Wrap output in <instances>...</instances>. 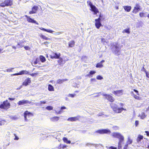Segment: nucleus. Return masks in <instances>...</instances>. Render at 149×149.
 Returning <instances> with one entry per match:
<instances>
[{
  "label": "nucleus",
  "instance_id": "obj_1",
  "mask_svg": "<svg viewBox=\"0 0 149 149\" xmlns=\"http://www.w3.org/2000/svg\"><path fill=\"white\" fill-rule=\"evenodd\" d=\"M110 106L113 111L115 113H120L123 111H125L126 110L123 107H118V105L115 103H111L110 104Z\"/></svg>",
  "mask_w": 149,
  "mask_h": 149
},
{
  "label": "nucleus",
  "instance_id": "obj_2",
  "mask_svg": "<svg viewBox=\"0 0 149 149\" xmlns=\"http://www.w3.org/2000/svg\"><path fill=\"white\" fill-rule=\"evenodd\" d=\"M11 104L7 100L3 102L0 105V109L7 110L10 107Z\"/></svg>",
  "mask_w": 149,
  "mask_h": 149
},
{
  "label": "nucleus",
  "instance_id": "obj_3",
  "mask_svg": "<svg viewBox=\"0 0 149 149\" xmlns=\"http://www.w3.org/2000/svg\"><path fill=\"white\" fill-rule=\"evenodd\" d=\"M87 3L88 5L89 6L91 7L90 10L93 12L94 15H96L97 13H99V11L98 9L96 6L93 4L90 1H87Z\"/></svg>",
  "mask_w": 149,
  "mask_h": 149
},
{
  "label": "nucleus",
  "instance_id": "obj_4",
  "mask_svg": "<svg viewBox=\"0 0 149 149\" xmlns=\"http://www.w3.org/2000/svg\"><path fill=\"white\" fill-rule=\"evenodd\" d=\"M13 4V0H4L3 2L0 3V6L4 7L5 6H11Z\"/></svg>",
  "mask_w": 149,
  "mask_h": 149
},
{
  "label": "nucleus",
  "instance_id": "obj_5",
  "mask_svg": "<svg viewBox=\"0 0 149 149\" xmlns=\"http://www.w3.org/2000/svg\"><path fill=\"white\" fill-rule=\"evenodd\" d=\"M101 14L99 15V17L97 19H95V26L96 27L97 29H99L101 26H103L102 25L101 22Z\"/></svg>",
  "mask_w": 149,
  "mask_h": 149
},
{
  "label": "nucleus",
  "instance_id": "obj_6",
  "mask_svg": "<svg viewBox=\"0 0 149 149\" xmlns=\"http://www.w3.org/2000/svg\"><path fill=\"white\" fill-rule=\"evenodd\" d=\"M142 8L139 3H137L135 4V6L132 11V13L134 14H136L139 11L141 10Z\"/></svg>",
  "mask_w": 149,
  "mask_h": 149
},
{
  "label": "nucleus",
  "instance_id": "obj_7",
  "mask_svg": "<svg viewBox=\"0 0 149 149\" xmlns=\"http://www.w3.org/2000/svg\"><path fill=\"white\" fill-rule=\"evenodd\" d=\"M58 60L57 61V63L59 65L63 66L65 64L66 62L68 61V58H67L66 59H63V58L59 57L58 58Z\"/></svg>",
  "mask_w": 149,
  "mask_h": 149
},
{
  "label": "nucleus",
  "instance_id": "obj_8",
  "mask_svg": "<svg viewBox=\"0 0 149 149\" xmlns=\"http://www.w3.org/2000/svg\"><path fill=\"white\" fill-rule=\"evenodd\" d=\"M102 95L104 96L105 97V99L107 100L109 102H113L115 100L114 98L110 94H103Z\"/></svg>",
  "mask_w": 149,
  "mask_h": 149
},
{
  "label": "nucleus",
  "instance_id": "obj_9",
  "mask_svg": "<svg viewBox=\"0 0 149 149\" xmlns=\"http://www.w3.org/2000/svg\"><path fill=\"white\" fill-rule=\"evenodd\" d=\"M96 133H98L100 134L110 133L111 131L109 130L106 129H102L99 130L95 131Z\"/></svg>",
  "mask_w": 149,
  "mask_h": 149
},
{
  "label": "nucleus",
  "instance_id": "obj_10",
  "mask_svg": "<svg viewBox=\"0 0 149 149\" xmlns=\"http://www.w3.org/2000/svg\"><path fill=\"white\" fill-rule=\"evenodd\" d=\"M31 103V102L25 100H23L19 101L17 103L18 105H24L25 104H30Z\"/></svg>",
  "mask_w": 149,
  "mask_h": 149
},
{
  "label": "nucleus",
  "instance_id": "obj_11",
  "mask_svg": "<svg viewBox=\"0 0 149 149\" xmlns=\"http://www.w3.org/2000/svg\"><path fill=\"white\" fill-rule=\"evenodd\" d=\"M24 120L25 121H27V117L29 118L30 116H32L33 114L31 112H29L27 110L25 111L24 113Z\"/></svg>",
  "mask_w": 149,
  "mask_h": 149
},
{
  "label": "nucleus",
  "instance_id": "obj_12",
  "mask_svg": "<svg viewBox=\"0 0 149 149\" xmlns=\"http://www.w3.org/2000/svg\"><path fill=\"white\" fill-rule=\"evenodd\" d=\"M118 139L119 141L118 144V149H121L122 148V145L124 143V137L123 136Z\"/></svg>",
  "mask_w": 149,
  "mask_h": 149
},
{
  "label": "nucleus",
  "instance_id": "obj_13",
  "mask_svg": "<svg viewBox=\"0 0 149 149\" xmlns=\"http://www.w3.org/2000/svg\"><path fill=\"white\" fill-rule=\"evenodd\" d=\"M61 56V54L60 53H55L52 52V54L50 56V58L52 59H58Z\"/></svg>",
  "mask_w": 149,
  "mask_h": 149
},
{
  "label": "nucleus",
  "instance_id": "obj_14",
  "mask_svg": "<svg viewBox=\"0 0 149 149\" xmlns=\"http://www.w3.org/2000/svg\"><path fill=\"white\" fill-rule=\"evenodd\" d=\"M25 17L26 18L28 22L32 23H35L37 25L38 24V23L36 21L30 18L29 16L26 15H25Z\"/></svg>",
  "mask_w": 149,
  "mask_h": 149
},
{
  "label": "nucleus",
  "instance_id": "obj_15",
  "mask_svg": "<svg viewBox=\"0 0 149 149\" xmlns=\"http://www.w3.org/2000/svg\"><path fill=\"white\" fill-rule=\"evenodd\" d=\"M39 8L38 6H34L32 8V10L29 11V14H31L36 13Z\"/></svg>",
  "mask_w": 149,
  "mask_h": 149
},
{
  "label": "nucleus",
  "instance_id": "obj_16",
  "mask_svg": "<svg viewBox=\"0 0 149 149\" xmlns=\"http://www.w3.org/2000/svg\"><path fill=\"white\" fill-rule=\"evenodd\" d=\"M123 90H120L114 91L113 92V93L115 95L118 96L122 95L123 94Z\"/></svg>",
  "mask_w": 149,
  "mask_h": 149
},
{
  "label": "nucleus",
  "instance_id": "obj_17",
  "mask_svg": "<svg viewBox=\"0 0 149 149\" xmlns=\"http://www.w3.org/2000/svg\"><path fill=\"white\" fill-rule=\"evenodd\" d=\"M80 116H76L74 117H72L69 118L68 119V120L70 121H75L77 120H79V118H80Z\"/></svg>",
  "mask_w": 149,
  "mask_h": 149
},
{
  "label": "nucleus",
  "instance_id": "obj_18",
  "mask_svg": "<svg viewBox=\"0 0 149 149\" xmlns=\"http://www.w3.org/2000/svg\"><path fill=\"white\" fill-rule=\"evenodd\" d=\"M31 82L30 78H27V79H25L24 82L22 83V85L23 86H26L29 84Z\"/></svg>",
  "mask_w": 149,
  "mask_h": 149
},
{
  "label": "nucleus",
  "instance_id": "obj_19",
  "mask_svg": "<svg viewBox=\"0 0 149 149\" xmlns=\"http://www.w3.org/2000/svg\"><path fill=\"white\" fill-rule=\"evenodd\" d=\"M112 136L113 137L117 138L118 139L123 136L120 134L116 132L113 133L112 134Z\"/></svg>",
  "mask_w": 149,
  "mask_h": 149
},
{
  "label": "nucleus",
  "instance_id": "obj_20",
  "mask_svg": "<svg viewBox=\"0 0 149 149\" xmlns=\"http://www.w3.org/2000/svg\"><path fill=\"white\" fill-rule=\"evenodd\" d=\"M105 62V60H103L99 63H97L96 65V67L97 68H101L103 66L102 63Z\"/></svg>",
  "mask_w": 149,
  "mask_h": 149
},
{
  "label": "nucleus",
  "instance_id": "obj_21",
  "mask_svg": "<svg viewBox=\"0 0 149 149\" xmlns=\"http://www.w3.org/2000/svg\"><path fill=\"white\" fill-rule=\"evenodd\" d=\"M28 73V72L25 70H22L18 73H15L13 74V75L15 76L20 75H22L24 74H27Z\"/></svg>",
  "mask_w": 149,
  "mask_h": 149
},
{
  "label": "nucleus",
  "instance_id": "obj_22",
  "mask_svg": "<svg viewBox=\"0 0 149 149\" xmlns=\"http://www.w3.org/2000/svg\"><path fill=\"white\" fill-rule=\"evenodd\" d=\"M124 10L127 12H129L130 11L132 7L130 6H123Z\"/></svg>",
  "mask_w": 149,
  "mask_h": 149
},
{
  "label": "nucleus",
  "instance_id": "obj_23",
  "mask_svg": "<svg viewBox=\"0 0 149 149\" xmlns=\"http://www.w3.org/2000/svg\"><path fill=\"white\" fill-rule=\"evenodd\" d=\"M143 135L141 134H139L136 139V141L137 143H139L143 139Z\"/></svg>",
  "mask_w": 149,
  "mask_h": 149
},
{
  "label": "nucleus",
  "instance_id": "obj_24",
  "mask_svg": "<svg viewBox=\"0 0 149 149\" xmlns=\"http://www.w3.org/2000/svg\"><path fill=\"white\" fill-rule=\"evenodd\" d=\"M39 29L41 30H43L46 31L47 32H49L51 33H52L53 32V31L52 30L49 29H45L44 28L42 27L39 28Z\"/></svg>",
  "mask_w": 149,
  "mask_h": 149
},
{
  "label": "nucleus",
  "instance_id": "obj_25",
  "mask_svg": "<svg viewBox=\"0 0 149 149\" xmlns=\"http://www.w3.org/2000/svg\"><path fill=\"white\" fill-rule=\"evenodd\" d=\"M59 118V117L58 116H54L50 118L51 120L53 122L58 121Z\"/></svg>",
  "mask_w": 149,
  "mask_h": 149
},
{
  "label": "nucleus",
  "instance_id": "obj_26",
  "mask_svg": "<svg viewBox=\"0 0 149 149\" xmlns=\"http://www.w3.org/2000/svg\"><path fill=\"white\" fill-rule=\"evenodd\" d=\"M75 42L74 40L70 41L68 43L69 46L70 47H73L75 45Z\"/></svg>",
  "mask_w": 149,
  "mask_h": 149
},
{
  "label": "nucleus",
  "instance_id": "obj_27",
  "mask_svg": "<svg viewBox=\"0 0 149 149\" xmlns=\"http://www.w3.org/2000/svg\"><path fill=\"white\" fill-rule=\"evenodd\" d=\"M67 79H58L57 80L56 83L58 84H61L63 83L64 81H68Z\"/></svg>",
  "mask_w": 149,
  "mask_h": 149
},
{
  "label": "nucleus",
  "instance_id": "obj_28",
  "mask_svg": "<svg viewBox=\"0 0 149 149\" xmlns=\"http://www.w3.org/2000/svg\"><path fill=\"white\" fill-rule=\"evenodd\" d=\"M63 140L65 143H66L70 144L71 143L70 141V140H68V139L65 137H63Z\"/></svg>",
  "mask_w": 149,
  "mask_h": 149
},
{
  "label": "nucleus",
  "instance_id": "obj_29",
  "mask_svg": "<svg viewBox=\"0 0 149 149\" xmlns=\"http://www.w3.org/2000/svg\"><path fill=\"white\" fill-rule=\"evenodd\" d=\"M48 90L49 91H54V88L53 86L51 84L48 85Z\"/></svg>",
  "mask_w": 149,
  "mask_h": 149
},
{
  "label": "nucleus",
  "instance_id": "obj_30",
  "mask_svg": "<svg viewBox=\"0 0 149 149\" xmlns=\"http://www.w3.org/2000/svg\"><path fill=\"white\" fill-rule=\"evenodd\" d=\"M40 37L42 39H45V40H50L51 39L50 38H48L47 37H46L45 36L43 35L42 34H40Z\"/></svg>",
  "mask_w": 149,
  "mask_h": 149
},
{
  "label": "nucleus",
  "instance_id": "obj_31",
  "mask_svg": "<svg viewBox=\"0 0 149 149\" xmlns=\"http://www.w3.org/2000/svg\"><path fill=\"white\" fill-rule=\"evenodd\" d=\"M40 59L42 62H44L46 61V58L45 57L42 56H40Z\"/></svg>",
  "mask_w": 149,
  "mask_h": 149
},
{
  "label": "nucleus",
  "instance_id": "obj_32",
  "mask_svg": "<svg viewBox=\"0 0 149 149\" xmlns=\"http://www.w3.org/2000/svg\"><path fill=\"white\" fill-rule=\"evenodd\" d=\"M139 116L141 119H143L146 117V116L145 115L144 113L142 112L141 113V115H140Z\"/></svg>",
  "mask_w": 149,
  "mask_h": 149
},
{
  "label": "nucleus",
  "instance_id": "obj_33",
  "mask_svg": "<svg viewBox=\"0 0 149 149\" xmlns=\"http://www.w3.org/2000/svg\"><path fill=\"white\" fill-rule=\"evenodd\" d=\"M66 109V108L65 107H62L61 108L60 110L58 111V112H56L57 114H60L63 112L62 110L64 109Z\"/></svg>",
  "mask_w": 149,
  "mask_h": 149
},
{
  "label": "nucleus",
  "instance_id": "obj_34",
  "mask_svg": "<svg viewBox=\"0 0 149 149\" xmlns=\"http://www.w3.org/2000/svg\"><path fill=\"white\" fill-rule=\"evenodd\" d=\"M122 32L123 33H125L128 34H129L130 33V28H128L124 29L123 31Z\"/></svg>",
  "mask_w": 149,
  "mask_h": 149
},
{
  "label": "nucleus",
  "instance_id": "obj_35",
  "mask_svg": "<svg viewBox=\"0 0 149 149\" xmlns=\"http://www.w3.org/2000/svg\"><path fill=\"white\" fill-rule=\"evenodd\" d=\"M95 71L93 70H91L89 72V74H87V76H89L90 75H92L93 74L95 73Z\"/></svg>",
  "mask_w": 149,
  "mask_h": 149
},
{
  "label": "nucleus",
  "instance_id": "obj_36",
  "mask_svg": "<svg viewBox=\"0 0 149 149\" xmlns=\"http://www.w3.org/2000/svg\"><path fill=\"white\" fill-rule=\"evenodd\" d=\"M46 109L48 110L51 111L53 109V107L51 106H48L46 107Z\"/></svg>",
  "mask_w": 149,
  "mask_h": 149
},
{
  "label": "nucleus",
  "instance_id": "obj_37",
  "mask_svg": "<svg viewBox=\"0 0 149 149\" xmlns=\"http://www.w3.org/2000/svg\"><path fill=\"white\" fill-rule=\"evenodd\" d=\"M133 97L135 99L137 100H141V97L139 96H137L136 95L134 94L133 95Z\"/></svg>",
  "mask_w": 149,
  "mask_h": 149
},
{
  "label": "nucleus",
  "instance_id": "obj_38",
  "mask_svg": "<svg viewBox=\"0 0 149 149\" xmlns=\"http://www.w3.org/2000/svg\"><path fill=\"white\" fill-rule=\"evenodd\" d=\"M24 42L23 41L17 43V45L20 46V47H23L22 44Z\"/></svg>",
  "mask_w": 149,
  "mask_h": 149
},
{
  "label": "nucleus",
  "instance_id": "obj_39",
  "mask_svg": "<svg viewBox=\"0 0 149 149\" xmlns=\"http://www.w3.org/2000/svg\"><path fill=\"white\" fill-rule=\"evenodd\" d=\"M139 15L141 17H142L144 16V13L143 12H140L139 13Z\"/></svg>",
  "mask_w": 149,
  "mask_h": 149
},
{
  "label": "nucleus",
  "instance_id": "obj_40",
  "mask_svg": "<svg viewBox=\"0 0 149 149\" xmlns=\"http://www.w3.org/2000/svg\"><path fill=\"white\" fill-rule=\"evenodd\" d=\"M96 79L98 80H101L103 79V77L101 76L98 75Z\"/></svg>",
  "mask_w": 149,
  "mask_h": 149
},
{
  "label": "nucleus",
  "instance_id": "obj_41",
  "mask_svg": "<svg viewBox=\"0 0 149 149\" xmlns=\"http://www.w3.org/2000/svg\"><path fill=\"white\" fill-rule=\"evenodd\" d=\"M75 95V94H69L68 95V96L72 97H73Z\"/></svg>",
  "mask_w": 149,
  "mask_h": 149
},
{
  "label": "nucleus",
  "instance_id": "obj_42",
  "mask_svg": "<svg viewBox=\"0 0 149 149\" xmlns=\"http://www.w3.org/2000/svg\"><path fill=\"white\" fill-rule=\"evenodd\" d=\"M139 124V121L136 120L135 121V125L136 127H137Z\"/></svg>",
  "mask_w": 149,
  "mask_h": 149
},
{
  "label": "nucleus",
  "instance_id": "obj_43",
  "mask_svg": "<svg viewBox=\"0 0 149 149\" xmlns=\"http://www.w3.org/2000/svg\"><path fill=\"white\" fill-rule=\"evenodd\" d=\"M109 149H117V148L116 147L111 146L109 148Z\"/></svg>",
  "mask_w": 149,
  "mask_h": 149
},
{
  "label": "nucleus",
  "instance_id": "obj_44",
  "mask_svg": "<svg viewBox=\"0 0 149 149\" xmlns=\"http://www.w3.org/2000/svg\"><path fill=\"white\" fill-rule=\"evenodd\" d=\"M38 73H33L31 74H30V75L31 76H35V75H38Z\"/></svg>",
  "mask_w": 149,
  "mask_h": 149
},
{
  "label": "nucleus",
  "instance_id": "obj_45",
  "mask_svg": "<svg viewBox=\"0 0 149 149\" xmlns=\"http://www.w3.org/2000/svg\"><path fill=\"white\" fill-rule=\"evenodd\" d=\"M38 63V58H37L36 59V60L34 62V64H36Z\"/></svg>",
  "mask_w": 149,
  "mask_h": 149
},
{
  "label": "nucleus",
  "instance_id": "obj_46",
  "mask_svg": "<svg viewBox=\"0 0 149 149\" xmlns=\"http://www.w3.org/2000/svg\"><path fill=\"white\" fill-rule=\"evenodd\" d=\"M15 99V98H11V97H8V99L10 101H13Z\"/></svg>",
  "mask_w": 149,
  "mask_h": 149
},
{
  "label": "nucleus",
  "instance_id": "obj_47",
  "mask_svg": "<svg viewBox=\"0 0 149 149\" xmlns=\"http://www.w3.org/2000/svg\"><path fill=\"white\" fill-rule=\"evenodd\" d=\"M24 49L26 50H29L30 48L28 46H25L24 47Z\"/></svg>",
  "mask_w": 149,
  "mask_h": 149
},
{
  "label": "nucleus",
  "instance_id": "obj_48",
  "mask_svg": "<svg viewBox=\"0 0 149 149\" xmlns=\"http://www.w3.org/2000/svg\"><path fill=\"white\" fill-rule=\"evenodd\" d=\"M146 74V76L147 77L149 78V74L148 72H147V71L145 72Z\"/></svg>",
  "mask_w": 149,
  "mask_h": 149
},
{
  "label": "nucleus",
  "instance_id": "obj_49",
  "mask_svg": "<svg viewBox=\"0 0 149 149\" xmlns=\"http://www.w3.org/2000/svg\"><path fill=\"white\" fill-rule=\"evenodd\" d=\"M133 91L136 93L137 95H139V92L138 91L135 89H133Z\"/></svg>",
  "mask_w": 149,
  "mask_h": 149
},
{
  "label": "nucleus",
  "instance_id": "obj_50",
  "mask_svg": "<svg viewBox=\"0 0 149 149\" xmlns=\"http://www.w3.org/2000/svg\"><path fill=\"white\" fill-rule=\"evenodd\" d=\"M127 142L129 144H130L132 143V141L130 139H129Z\"/></svg>",
  "mask_w": 149,
  "mask_h": 149
},
{
  "label": "nucleus",
  "instance_id": "obj_51",
  "mask_svg": "<svg viewBox=\"0 0 149 149\" xmlns=\"http://www.w3.org/2000/svg\"><path fill=\"white\" fill-rule=\"evenodd\" d=\"M13 69V68L12 69H8L6 71L7 72H10L12 71V70Z\"/></svg>",
  "mask_w": 149,
  "mask_h": 149
},
{
  "label": "nucleus",
  "instance_id": "obj_52",
  "mask_svg": "<svg viewBox=\"0 0 149 149\" xmlns=\"http://www.w3.org/2000/svg\"><path fill=\"white\" fill-rule=\"evenodd\" d=\"M46 103V101H42L40 102V104H44Z\"/></svg>",
  "mask_w": 149,
  "mask_h": 149
},
{
  "label": "nucleus",
  "instance_id": "obj_53",
  "mask_svg": "<svg viewBox=\"0 0 149 149\" xmlns=\"http://www.w3.org/2000/svg\"><path fill=\"white\" fill-rule=\"evenodd\" d=\"M127 147H128V144H126L125 145V146L124 147L123 149H127Z\"/></svg>",
  "mask_w": 149,
  "mask_h": 149
},
{
  "label": "nucleus",
  "instance_id": "obj_54",
  "mask_svg": "<svg viewBox=\"0 0 149 149\" xmlns=\"http://www.w3.org/2000/svg\"><path fill=\"white\" fill-rule=\"evenodd\" d=\"M145 132L146 133V135L149 136V132L147 131H145Z\"/></svg>",
  "mask_w": 149,
  "mask_h": 149
},
{
  "label": "nucleus",
  "instance_id": "obj_55",
  "mask_svg": "<svg viewBox=\"0 0 149 149\" xmlns=\"http://www.w3.org/2000/svg\"><path fill=\"white\" fill-rule=\"evenodd\" d=\"M14 135L15 136V137L14 138V139L15 140H18L19 139V138L16 136L15 134Z\"/></svg>",
  "mask_w": 149,
  "mask_h": 149
},
{
  "label": "nucleus",
  "instance_id": "obj_56",
  "mask_svg": "<svg viewBox=\"0 0 149 149\" xmlns=\"http://www.w3.org/2000/svg\"><path fill=\"white\" fill-rule=\"evenodd\" d=\"M144 65H143V66L142 67V70H143V71H144L145 72H146V69L144 68Z\"/></svg>",
  "mask_w": 149,
  "mask_h": 149
},
{
  "label": "nucleus",
  "instance_id": "obj_57",
  "mask_svg": "<svg viewBox=\"0 0 149 149\" xmlns=\"http://www.w3.org/2000/svg\"><path fill=\"white\" fill-rule=\"evenodd\" d=\"M50 43L48 42H44L43 44L45 45H48Z\"/></svg>",
  "mask_w": 149,
  "mask_h": 149
},
{
  "label": "nucleus",
  "instance_id": "obj_58",
  "mask_svg": "<svg viewBox=\"0 0 149 149\" xmlns=\"http://www.w3.org/2000/svg\"><path fill=\"white\" fill-rule=\"evenodd\" d=\"M120 106H123V105H124L123 104V103H120Z\"/></svg>",
  "mask_w": 149,
  "mask_h": 149
},
{
  "label": "nucleus",
  "instance_id": "obj_59",
  "mask_svg": "<svg viewBox=\"0 0 149 149\" xmlns=\"http://www.w3.org/2000/svg\"><path fill=\"white\" fill-rule=\"evenodd\" d=\"M66 145H64V146H62V148H66Z\"/></svg>",
  "mask_w": 149,
  "mask_h": 149
},
{
  "label": "nucleus",
  "instance_id": "obj_60",
  "mask_svg": "<svg viewBox=\"0 0 149 149\" xmlns=\"http://www.w3.org/2000/svg\"><path fill=\"white\" fill-rule=\"evenodd\" d=\"M3 50L2 49L0 48V54L1 53V51Z\"/></svg>",
  "mask_w": 149,
  "mask_h": 149
},
{
  "label": "nucleus",
  "instance_id": "obj_61",
  "mask_svg": "<svg viewBox=\"0 0 149 149\" xmlns=\"http://www.w3.org/2000/svg\"><path fill=\"white\" fill-rule=\"evenodd\" d=\"M13 47V49H16V47H15V46H13V47Z\"/></svg>",
  "mask_w": 149,
  "mask_h": 149
},
{
  "label": "nucleus",
  "instance_id": "obj_62",
  "mask_svg": "<svg viewBox=\"0 0 149 149\" xmlns=\"http://www.w3.org/2000/svg\"><path fill=\"white\" fill-rule=\"evenodd\" d=\"M149 110V109H148V108L146 109V111H148Z\"/></svg>",
  "mask_w": 149,
  "mask_h": 149
},
{
  "label": "nucleus",
  "instance_id": "obj_63",
  "mask_svg": "<svg viewBox=\"0 0 149 149\" xmlns=\"http://www.w3.org/2000/svg\"><path fill=\"white\" fill-rule=\"evenodd\" d=\"M144 139H145L146 140H147V141H148V139L147 138H144Z\"/></svg>",
  "mask_w": 149,
  "mask_h": 149
},
{
  "label": "nucleus",
  "instance_id": "obj_64",
  "mask_svg": "<svg viewBox=\"0 0 149 149\" xmlns=\"http://www.w3.org/2000/svg\"><path fill=\"white\" fill-rule=\"evenodd\" d=\"M147 17H148V18H149V14H148V15H147Z\"/></svg>",
  "mask_w": 149,
  "mask_h": 149
}]
</instances>
